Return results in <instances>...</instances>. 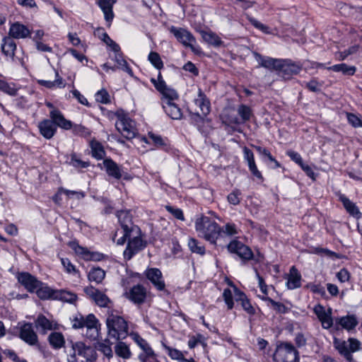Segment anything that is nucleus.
<instances>
[{"label": "nucleus", "mask_w": 362, "mask_h": 362, "mask_svg": "<svg viewBox=\"0 0 362 362\" xmlns=\"http://www.w3.org/2000/svg\"><path fill=\"white\" fill-rule=\"evenodd\" d=\"M195 228L200 237L212 244H215L218 238L221 235V228L209 217L202 216L197 218Z\"/></svg>", "instance_id": "obj_1"}, {"label": "nucleus", "mask_w": 362, "mask_h": 362, "mask_svg": "<svg viewBox=\"0 0 362 362\" xmlns=\"http://www.w3.org/2000/svg\"><path fill=\"white\" fill-rule=\"evenodd\" d=\"M117 218L120 223L122 230H117L112 240L117 245H122L127 240V234L129 233H138L139 232V228L135 226L132 221V216L127 211H120L117 213Z\"/></svg>", "instance_id": "obj_2"}, {"label": "nucleus", "mask_w": 362, "mask_h": 362, "mask_svg": "<svg viewBox=\"0 0 362 362\" xmlns=\"http://www.w3.org/2000/svg\"><path fill=\"white\" fill-rule=\"evenodd\" d=\"M110 337L117 339H123L128 334V325L124 319L119 315L110 314L106 320Z\"/></svg>", "instance_id": "obj_3"}, {"label": "nucleus", "mask_w": 362, "mask_h": 362, "mask_svg": "<svg viewBox=\"0 0 362 362\" xmlns=\"http://www.w3.org/2000/svg\"><path fill=\"white\" fill-rule=\"evenodd\" d=\"M273 358L276 362H299L298 351L288 342L278 344Z\"/></svg>", "instance_id": "obj_4"}, {"label": "nucleus", "mask_w": 362, "mask_h": 362, "mask_svg": "<svg viewBox=\"0 0 362 362\" xmlns=\"http://www.w3.org/2000/svg\"><path fill=\"white\" fill-rule=\"evenodd\" d=\"M118 120L115 123V127L124 137L127 139H133L136 134L135 122L131 119L123 110H117L115 113Z\"/></svg>", "instance_id": "obj_5"}, {"label": "nucleus", "mask_w": 362, "mask_h": 362, "mask_svg": "<svg viewBox=\"0 0 362 362\" xmlns=\"http://www.w3.org/2000/svg\"><path fill=\"white\" fill-rule=\"evenodd\" d=\"M169 30L184 47L190 48L192 52L196 54L201 53L200 47L195 45L197 42L195 37L189 30L175 26H171Z\"/></svg>", "instance_id": "obj_6"}, {"label": "nucleus", "mask_w": 362, "mask_h": 362, "mask_svg": "<svg viewBox=\"0 0 362 362\" xmlns=\"http://www.w3.org/2000/svg\"><path fill=\"white\" fill-rule=\"evenodd\" d=\"M189 112L203 121H204V117L210 112V102L201 89H199L198 96L194 99Z\"/></svg>", "instance_id": "obj_7"}, {"label": "nucleus", "mask_w": 362, "mask_h": 362, "mask_svg": "<svg viewBox=\"0 0 362 362\" xmlns=\"http://www.w3.org/2000/svg\"><path fill=\"white\" fill-rule=\"evenodd\" d=\"M128 244L126 250L124 251V257L127 259H130L134 255L144 249L146 246L145 242L141 238V230L138 233H129L127 234Z\"/></svg>", "instance_id": "obj_8"}, {"label": "nucleus", "mask_w": 362, "mask_h": 362, "mask_svg": "<svg viewBox=\"0 0 362 362\" xmlns=\"http://www.w3.org/2000/svg\"><path fill=\"white\" fill-rule=\"evenodd\" d=\"M68 362H77V356L88 357L91 353H94V349L90 346H86L83 342H71L70 349L66 350Z\"/></svg>", "instance_id": "obj_9"}, {"label": "nucleus", "mask_w": 362, "mask_h": 362, "mask_svg": "<svg viewBox=\"0 0 362 362\" xmlns=\"http://www.w3.org/2000/svg\"><path fill=\"white\" fill-rule=\"evenodd\" d=\"M302 66L291 60L281 59L277 74L284 79H289L293 75L298 74Z\"/></svg>", "instance_id": "obj_10"}, {"label": "nucleus", "mask_w": 362, "mask_h": 362, "mask_svg": "<svg viewBox=\"0 0 362 362\" xmlns=\"http://www.w3.org/2000/svg\"><path fill=\"white\" fill-rule=\"evenodd\" d=\"M227 247L230 252L237 254L243 259L249 260L253 257L251 249L240 241L233 240Z\"/></svg>", "instance_id": "obj_11"}, {"label": "nucleus", "mask_w": 362, "mask_h": 362, "mask_svg": "<svg viewBox=\"0 0 362 362\" xmlns=\"http://www.w3.org/2000/svg\"><path fill=\"white\" fill-rule=\"evenodd\" d=\"M18 282L29 292H34L42 283L28 272H21L17 274Z\"/></svg>", "instance_id": "obj_12"}, {"label": "nucleus", "mask_w": 362, "mask_h": 362, "mask_svg": "<svg viewBox=\"0 0 362 362\" xmlns=\"http://www.w3.org/2000/svg\"><path fill=\"white\" fill-rule=\"evenodd\" d=\"M84 292L100 307H107L110 303V298L104 293L93 286L84 288Z\"/></svg>", "instance_id": "obj_13"}, {"label": "nucleus", "mask_w": 362, "mask_h": 362, "mask_svg": "<svg viewBox=\"0 0 362 362\" xmlns=\"http://www.w3.org/2000/svg\"><path fill=\"white\" fill-rule=\"evenodd\" d=\"M31 31L25 25L16 22L11 25L8 31V37L13 39H25L30 37Z\"/></svg>", "instance_id": "obj_14"}, {"label": "nucleus", "mask_w": 362, "mask_h": 362, "mask_svg": "<svg viewBox=\"0 0 362 362\" xmlns=\"http://www.w3.org/2000/svg\"><path fill=\"white\" fill-rule=\"evenodd\" d=\"M125 296L129 300L135 304H141L144 302L146 297V288L141 285L134 286L128 292L125 293Z\"/></svg>", "instance_id": "obj_15"}, {"label": "nucleus", "mask_w": 362, "mask_h": 362, "mask_svg": "<svg viewBox=\"0 0 362 362\" xmlns=\"http://www.w3.org/2000/svg\"><path fill=\"white\" fill-rule=\"evenodd\" d=\"M20 337L30 346L38 344V337L31 323H25L21 328Z\"/></svg>", "instance_id": "obj_16"}, {"label": "nucleus", "mask_w": 362, "mask_h": 362, "mask_svg": "<svg viewBox=\"0 0 362 362\" xmlns=\"http://www.w3.org/2000/svg\"><path fill=\"white\" fill-rule=\"evenodd\" d=\"M315 314L317 316V318L322 323V326L325 329L330 328L332 325V309L329 308L327 311L325 308L318 304L315 306L314 309Z\"/></svg>", "instance_id": "obj_17"}, {"label": "nucleus", "mask_w": 362, "mask_h": 362, "mask_svg": "<svg viewBox=\"0 0 362 362\" xmlns=\"http://www.w3.org/2000/svg\"><path fill=\"white\" fill-rule=\"evenodd\" d=\"M160 94L161 95V104L179 100V95L177 91L168 86L165 82L160 78Z\"/></svg>", "instance_id": "obj_18"}, {"label": "nucleus", "mask_w": 362, "mask_h": 362, "mask_svg": "<svg viewBox=\"0 0 362 362\" xmlns=\"http://www.w3.org/2000/svg\"><path fill=\"white\" fill-rule=\"evenodd\" d=\"M253 55L256 61L258 62L259 66L278 71L280 63H281V59H274L269 57H264L256 52H253Z\"/></svg>", "instance_id": "obj_19"}, {"label": "nucleus", "mask_w": 362, "mask_h": 362, "mask_svg": "<svg viewBox=\"0 0 362 362\" xmlns=\"http://www.w3.org/2000/svg\"><path fill=\"white\" fill-rule=\"evenodd\" d=\"M88 325L86 336L90 339H96L99 337L100 324L94 315H88Z\"/></svg>", "instance_id": "obj_20"}, {"label": "nucleus", "mask_w": 362, "mask_h": 362, "mask_svg": "<svg viewBox=\"0 0 362 362\" xmlns=\"http://www.w3.org/2000/svg\"><path fill=\"white\" fill-rule=\"evenodd\" d=\"M49 116L51 118V121L56 125V127H59L64 129L68 130L72 127V123L71 121L65 119L62 112L57 110L53 109L50 113Z\"/></svg>", "instance_id": "obj_21"}, {"label": "nucleus", "mask_w": 362, "mask_h": 362, "mask_svg": "<svg viewBox=\"0 0 362 362\" xmlns=\"http://www.w3.org/2000/svg\"><path fill=\"white\" fill-rule=\"evenodd\" d=\"M244 158L247 161L249 169L251 173L259 180H262L263 177L262 173L257 168L255 164L254 154L251 150H250L247 147H244L243 148Z\"/></svg>", "instance_id": "obj_22"}, {"label": "nucleus", "mask_w": 362, "mask_h": 362, "mask_svg": "<svg viewBox=\"0 0 362 362\" xmlns=\"http://www.w3.org/2000/svg\"><path fill=\"white\" fill-rule=\"evenodd\" d=\"M40 134L47 139L53 137L57 132L56 125L50 119H44L38 124Z\"/></svg>", "instance_id": "obj_23"}, {"label": "nucleus", "mask_w": 362, "mask_h": 362, "mask_svg": "<svg viewBox=\"0 0 362 362\" xmlns=\"http://www.w3.org/2000/svg\"><path fill=\"white\" fill-rule=\"evenodd\" d=\"M176 102L177 101H173L163 103L162 107L169 117L173 119H180L182 117V112Z\"/></svg>", "instance_id": "obj_24"}, {"label": "nucleus", "mask_w": 362, "mask_h": 362, "mask_svg": "<svg viewBox=\"0 0 362 362\" xmlns=\"http://www.w3.org/2000/svg\"><path fill=\"white\" fill-rule=\"evenodd\" d=\"M115 3L116 0H98L97 4L103 12L105 21L108 23H111L114 18L112 7Z\"/></svg>", "instance_id": "obj_25"}, {"label": "nucleus", "mask_w": 362, "mask_h": 362, "mask_svg": "<svg viewBox=\"0 0 362 362\" xmlns=\"http://www.w3.org/2000/svg\"><path fill=\"white\" fill-rule=\"evenodd\" d=\"M35 322L36 327L40 328L43 334H45L48 330L57 329V323L50 321L43 315H38Z\"/></svg>", "instance_id": "obj_26"}, {"label": "nucleus", "mask_w": 362, "mask_h": 362, "mask_svg": "<svg viewBox=\"0 0 362 362\" xmlns=\"http://www.w3.org/2000/svg\"><path fill=\"white\" fill-rule=\"evenodd\" d=\"M200 34L204 42L214 47H219L223 45V42L221 37L212 31L202 30Z\"/></svg>", "instance_id": "obj_27"}, {"label": "nucleus", "mask_w": 362, "mask_h": 362, "mask_svg": "<svg viewBox=\"0 0 362 362\" xmlns=\"http://www.w3.org/2000/svg\"><path fill=\"white\" fill-rule=\"evenodd\" d=\"M287 287L289 289H295L300 287L301 286V275L298 269L293 266L290 269L289 274L288 275Z\"/></svg>", "instance_id": "obj_28"}, {"label": "nucleus", "mask_w": 362, "mask_h": 362, "mask_svg": "<svg viewBox=\"0 0 362 362\" xmlns=\"http://www.w3.org/2000/svg\"><path fill=\"white\" fill-rule=\"evenodd\" d=\"M1 52L4 55L13 58L16 49V44L11 37L6 36L2 39Z\"/></svg>", "instance_id": "obj_29"}, {"label": "nucleus", "mask_w": 362, "mask_h": 362, "mask_svg": "<svg viewBox=\"0 0 362 362\" xmlns=\"http://www.w3.org/2000/svg\"><path fill=\"white\" fill-rule=\"evenodd\" d=\"M103 165L106 169L108 175L112 176L116 179H120L122 173L120 168L112 159H105Z\"/></svg>", "instance_id": "obj_30"}, {"label": "nucleus", "mask_w": 362, "mask_h": 362, "mask_svg": "<svg viewBox=\"0 0 362 362\" xmlns=\"http://www.w3.org/2000/svg\"><path fill=\"white\" fill-rule=\"evenodd\" d=\"M334 347L339 351V353L344 356V358L349 362H355L352 355L351 354L347 342L345 341H340L339 339H335L334 341Z\"/></svg>", "instance_id": "obj_31"}, {"label": "nucleus", "mask_w": 362, "mask_h": 362, "mask_svg": "<svg viewBox=\"0 0 362 362\" xmlns=\"http://www.w3.org/2000/svg\"><path fill=\"white\" fill-rule=\"evenodd\" d=\"M339 199L342 202L344 208L350 215L355 216L357 218H359L361 217V213L358 207L354 202L350 201L346 197H345L343 194H341L339 196Z\"/></svg>", "instance_id": "obj_32"}, {"label": "nucleus", "mask_w": 362, "mask_h": 362, "mask_svg": "<svg viewBox=\"0 0 362 362\" xmlns=\"http://www.w3.org/2000/svg\"><path fill=\"white\" fill-rule=\"evenodd\" d=\"M69 246L78 255L86 260L95 259V254L90 253L87 248L80 246L77 242L71 241L69 243Z\"/></svg>", "instance_id": "obj_33"}, {"label": "nucleus", "mask_w": 362, "mask_h": 362, "mask_svg": "<svg viewBox=\"0 0 362 362\" xmlns=\"http://www.w3.org/2000/svg\"><path fill=\"white\" fill-rule=\"evenodd\" d=\"M51 346L55 349H61L65 344L64 335L61 332H53L48 337Z\"/></svg>", "instance_id": "obj_34"}, {"label": "nucleus", "mask_w": 362, "mask_h": 362, "mask_svg": "<svg viewBox=\"0 0 362 362\" xmlns=\"http://www.w3.org/2000/svg\"><path fill=\"white\" fill-rule=\"evenodd\" d=\"M54 299L73 303L76 301L77 296L76 293L69 291L57 290L55 291Z\"/></svg>", "instance_id": "obj_35"}, {"label": "nucleus", "mask_w": 362, "mask_h": 362, "mask_svg": "<svg viewBox=\"0 0 362 362\" xmlns=\"http://www.w3.org/2000/svg\"><path fill=\"white\" fill-rule=\"evenodd\" d=\"M327 70H332L335 72H341L346 76H353L356 70L354 66H349L346 64H336L327 68Z\"/></svg>", "instance_id": "obj_36"}, {"label": "nucleus", "mask_w": 362, "mask_h": 362, "mask_svg": "<svg viewBox=\"0 0 362 362\" xmlns=\"http://www.w3.org/2000/svg\"><path fill=\"white\" fill-rule=\"evenodd\" d=\"M95 34H98L99 35V37L101 38V40L105 42V44L107 45H108L109 47H110L112 48V49L115 52H119L120 51V47L115 42H114L110 37L109 35L105 33L104 32V30L103 29H98L95 32Z\"/></svg>", "instance_id": "obj_37"}, {"label": "nucleus", "mask_w": 362, "mask_h": 362, "mask_svg": "<svg viewBox=\"0 0 362 362\" xmlns=\"http://www.w3.org/2000/svg\"><path fill=\"white\" fill-rule=\"evenodd\" d=\"M339 324L344 329L351 330L358 325V320L355 315H347L338 320Z\"/></svg>", "instance_id": "obj_38"}, {"label": "nucleus", "mask_w": 362, "mask_h": 362, "mask_svg": "<svg viewBox=\"0 0 362 362\" xmlns=\"http://www.w3.org/2000/svg\"><path fill=\"white\" fill-rule=\"evenodd\" d=\"M105 276V272L103 269L98 267L93 268L88 273L89 281H94L96 284L101 283Z\"/></svg>", "instance_id": "obj_39"}, {"label": "nucleus", "mask_w": 362, "mask_h": 362, "mask_svg": "<svg viewBox=\"0 0 362 362\" xmlns=\"http://www.w3.org/2000/svg\"><path fill=\"white\" fill-rule=\"evenodd\" d=\"M237 112L241 118L240 123H244L250 119L252 110L250 107L245 105H240L237 109Z\"/></svg>", "instance_id": "obj_40"}, {"label": "nucleus", "mask_w": 362, "mask_h": 362, "mask_svg": "<svg viewBox=\"0 0 362 362\" xmlns=\"http://www.w3.org/2000/svg\"><path fill=\"white\" fill-rule=\"evenodd\" d=\"M163 346L167 350L169 356L172 359L177 360L180 362H186L189 361V359L185 358L182 352L180 351L175 349H172L170 346H166L165 344H163Z\"/></svg>", "instance_id": "obj_41"}, {"label": "nucleus", "mask_w": 362, "mask_h": 362, "mask_svg": "<svg viewBox=\"0 0 362 362\" xmlns=\"http://www.w3.org/2000/svg\"><path fill=\"white\" fill-rule=\"evenodd\" d=\"M115 60L117 64V69H121L127 72L130 76H133L132 69L129 67L127 61L121 56L119 52H115Z\"/></svg>", "instance_id": "obj_42"}, {"label": "nucleus", "mask_w": 362, "mask_h": 362, "mask_svg": "<svg viewBox=\"0 0 362 362\" xmlns=\"http://www.w3.org/2000/svg\"><path fill=\"white\" fill-rule=\"evenodd\" d=\"M220 117H221L222 123L226 125L240 124V120L235 115H230L228 113L227 110H226L224 112H223Z\"/></svg>", "instance_id": "obj_43"}, {"label": "nucleus", "mask_w": 362, "mask_h": 362, "mask_svg": "<svg viewBox=\"0 0 362 362\" xmlns=\"http://www.w3.org/2000/svg\"><path fill=\"white\" fill-rule=\"evenodd\" d=\"M0 90L11 96H16L17 95L18 88L13 83H8L4 81L0 86Z\"/></svg>", "instance_id": "obj_44"}, {"label": "nucleus", "mask_w": 362, "mask_h": 362, "mask_svg": "<svg viewBox=\"0 0 362 362\" xmlns=\"http://www.w3.org/2000/svg\"><path fill=\"white\" fill-rule=\"evenodd\" d=\"M37 296L40 299H48V298H54V293L55 291L50 289L48 287L41 288L40 286L36 289Z\"/></svg>", "instance_id": "obj_45"}, {"label": "nucleus", "mask_w": 362, "mask_h": 362, "mask_svg": "<svg viewBox=\"0 0 362 362\" xmlns=\"http://www.w3.org/2000/svg\"><path fill=\"white\" fill-rule=\"evenodd\" d=\"M188 246L192 252H195L199 255H204L205 253L204 247L200 245L194 238H190L189 240Z\"/></svg>", "instance_id": "obj_46"}, {"label": "nucleus", "mask_w": 362, "mask_h": 362, "mask_svg": "<svg viewBox=\"0 0 362 362\" xmlns=\"http://www.w3.org/2000/svg\"><path fill=\"white\" fill-rule=\"evenodd\" d=\"M88 315L85 317L81 315H78L75 316L72 320V327L74 329H81L83 327H86L88 325Z\"/></svg>", "instance_id": "obj_47"}, {"label": "nucleus", "mask_w": 362, "mask_h": 362, "mask_svg": "<svg viewBox=\"0 0 362 362\" xmlns=\"http://www.w3.org/2000/svg\"><path fill=\"white\" fill-rule=\"evenodd\" d=\"M146 276L156 288H158V270L151 268L146 270Z\"/></svg>", "instance_id": "obj_48"}, {"label": "nucleus", "mask_w": 362, "mask_h": 362, "mask_svg": "<svg viewBox=\"0 0 362 362\" xmlns=\"http://www.w3.org/2000/svg\"><path fill=\"white\" fill-rule=\"evenodd\" d=\"M264 300L268 301L274 310L279 313H286L287 312V308L281 303L276 302L269 297H262Z\"/></svg>", "instance_id": "obj_49"}, {"label": "nucleus", "mask_w": 362, "mask_h": 362, "mask_svg": "<svg viewBox=\"0 0 362 362\" xmlns=\"http://www.w3.org/2000/svg\"><path fill=\"white\" fill-rule=\"evenodd\" d=\"M115 352L117 356L124 358H128L131 355L128 346L124 343H119L115 346Z\"/></svg>", "instance_id": "obj_50"}, {"label": "nucleus", "mask_w": 362, "mask_h": 362, "mask_svg": "<svg viewBox=\"0 0 362 362\" xmlns=\"http://www.w3.org/2000/svg\"><path fill=\"white\" fill-rule=\"evenodd\" d=\"M139 359L141 362H157L156 355L153 353L152 349H148L146 352H142L139 354Z\"/></svg>", "instance_id": "obj_51"}, {"label": "nucleus", "mask_w": 362, "mask_h": 362, "mask_svg": "<svg viewBox=\"0 0 362 362\" xmlns=\"http://www.w3.org/2000/svg\"><path fill=\"white\" fill-rule=\"evenodd\" d=\"M73 132L74 134L88 137L90 135V131L84 126L81 124H76L73 127Z\"/></svg>", "instance_id": "obj_52"}, {"label": "nucleus", "mask_w": 362, "mask_h": 362, "mask_svg": "<svg viewBox=\"0 0 362 362\" xmlns=\"http://www.w3.org/2000/svg\"><path fill=\"white\" fill-rule=\"evenodd\" d=\"M95 347L108 358L112 356V351L109 344L105 342H99Z\"/></svg>", "instance_id": "obj_53"}, {"label": "nucleus", "mask_w": 362, "mask_h": 362, "mask_svg": "<svg viewBox=\"0 0 362 362\" xmlns=\"http://www.w3.org/2000/svg\"><path fill=\"white\" fill-rule=\"evenodd\" d=\"M70 164L76 168H85L89 165L88 162H85L77 158L75 153L71 155Z\"/></svg>", "instance_id": "obj_54"}, {"label": "nucleus", "mask_w": 362, "mask_h": 362, "mask_svg": "<svg viewBox=\"0 0 362 362\" xmlns=\"http://www.w3.org/2000/svg\"><path fill=\"white\" fill-rule=\"evenodd\" d=\"M93 156L98 159H101L105 155L103 146L99 143L92 144Z\"/></svg>", "instance_id": "obj_55"}, {"label": "nucleus", "mask_w": 362, "mask_h": 362, "mask_svg": "<svg viewBox=\"0 0 362 362\" xmlns=\"http://www.w3.org/2000/svg\"><path fill=\"white\" fill-rule=\"evenodd\" d=\"M166 210L170 212L174 217L179 220L183 221L185 219L182 211L177 208H174L172 206L166 205L165 206Z\"/></svg>", "instance_id": "obj_56"}, {"label": "nucleus", "mask_w": 362, "mask_h": 362, "mask_svg": "<svg viewBox=\"0 0 362 362\" xmlns=\"http://www.w3.org/2000/svg\"><path fill=\"white\" fill-rule=\"evenodd\" d=\"M223 297L228 308L230 310L232 309L233 307V294L229 288H226L223 291Z\"/></svg>", "instance_id": "obj_57"}, {"label": "nucleus", "mask_w": 362, "mask_h": 362, "mask_svg": "<svg viewBox=\"0 0 362 362\" xmlns=\"http://www.w3.org/2000/svg\"><path fill=\"white\" fill-rule=\"evenodd\" d=\"M95 99L99 103L106 104L110 102V95L105 90H101L96 93Z\"/></svg>", "instance_id": "obj_58"}, {"label": "nucleus", "mask_w": 362, "mask_h": 362, "mask_svg": "<svg viewBox=\"0 0 362 362\" xmlns=\"http://www.w3.org/2000/svg\"><path fill=\"white\" fill-rule=\"evenodd\" d=\"M58 192L59 193H64V194H65L69 197H71L72 196H76V197L78 199H82V198H83L85 197V194H84V193L83 192H76V191L68 190V189H66L62 188V187L59 189Z\"/></svg>", "instance_id": "obj_59"}, {"label": "nucleus", "mask_w": 362, "mask_h": 362, "mask_svg": "<svg viewBox=\"0 0 362 362\" xmlns=\"http://www.w3.org/2000/svg\"><path fill=\"white\" fill-rule=\"evenodd\" d=\"M133 339L135 341V342L140 346V348L142 349L143 352L147 351L148 349H151V348L148 346L147 342L142 339L139 334H134Z\"/></svg>", "instance_id": "obj_60"}, {"label": "nucleus", "mask_w": 362, "mask_h": 362, "mask_svg": "<svg viewBox=\"0 0 362 362\" xmlns=\"http://www.w3.org/2000/svg\"><path fill=\"white\" fill-rule=\"evenodd\" d=\"M349 342V350L351 352H355L360 349L361 348V342L355 339V338H349L348 339Z\"/></svg>", "instance_id": "obj_61"}, {"label": "nucleus", "mask_w": 362, "mask_h": 362, "mask_svg": "<svg viewBox=\"0 0 362 362\" xmlns=\"http://www.w3.org/2000/svg\"><path fill=\"white\" fill-rule=\"evenodd\" d=\"M322 84L320 83L317 80L313 79L306 83V88L312 92H320Z\"/></svg>", "instance_id": "obj_62"}, {"label": "nucleus", "mask_w": 362, "mask_h": 362, "mask_svg": "<svg viewBox=\"0 0 362 362\" xmlns=\"http://www.w3.org/2000/svg\"><path fill=\"white\" fill-rule=\"evenodd\" d=\"M312 292L324 296L325 294V288L320 284H309L306 286Z\"/></svg>", "instance_id": "obj_63"}, {"label": "nucleus", "mask_w": 362, "mask_h": 362, "mask_svg": "<svg viewBox=\"0 0 362 362\" xmlns=\"http://www.w3.org/2000/svg\"><path fill=\"white\" fill-rule=\"evenodd\" d=\"M347 119L354 127H361L362 122L356 115L352 113H347Z\"/></svg>", "instance_id": "obj_64"}]
</instances>
